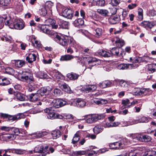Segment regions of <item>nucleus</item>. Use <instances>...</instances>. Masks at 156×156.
<instances>
[{
	"label": "nucleus",
	"mask_w": 156,
	"mask_h": 156,
	"mask_svg": "<svg viewBox=\"0 0 156 156\" xmlns=\"http://www.w3.org/2000/svg\"><path fill=\"white\" fill-rule=\"evenodd\" d=\"M40 96H43L49 93V91L46 87H42L37 91Z\"/></svg>",
	"instance_id": "nucleus-25"
},
{
	"label": "nucleus",
	"mask_w": 156,
	"mask_h": 156,
	"mask_svg": "<svg viewBox=\"0 0 156 156\" xmlns=\"http://www.w3.org/2000/svg\"><path fill=\"white\" fill-rule=\"evenodd\" d=\"M62 76V74L58 71L55 70L53 72L52 77L54 79L58 80L60 79Z\"/></svg>",
	"instance_id": "nucleus-39"
},
{
	"label": "nucleus",
	"mask_w": 156,
	"mask_h": 156,
	"mask_svg": "<svg viewBox=\"0 0 156 156\" xmlns=\"http://www.w3.org/2000/svg\"><path fill=\"white\" fill-rule=\"evenodd\" d=\"M114 40L115 41L116 45L119 48L123 46L125 44V42L123 40L120 39L117 37H116L114 39Z\"/></svg>",
	"instance_id": "nucleus-21"
},
{
	"label": "nucleus",
	"mask_w": 156,
	"mask_h": 156,
	"mask_svg": "<svg viewBox=\"0 0 156 156\" xmlns=\"http://www.w3.org/2000/svg\"><path fill=\"white\" fill-rule=\"evenodd\" d=\"M149 91L147 89L135 88L133 90V93L136 95L144 96L147 94Z\"/></svg>",
	"instance_id": "nucleus-8"
},
{
	"label": "nucleus",
	"mask_w": 156,
	"mask_h": 156,
	"mask_svg": "<svg viewBox=\"0 0 156 156\" xmlns=\"http://www.w3.org/2000/svg\"><path fill=\"white\" fill-rule=\"evenodd\" d=\"M87 153V151H73L72 154L73 155L78 156L85 154Z\"/></svg>",
	"instance_id": "nucleus-37"
},
{
	"label": "nucleus",
	"mask_w": 156,
	"mask_h": 156,
	"mask_svg": "<svg viewBox=\"0 0 156 156\" xmlns=\"http://www.w3.org/2000/svg\"><path fill=\"white\" fill-rule=\"evenodd\" d=\"M3 137L6 140H13L16 138V136L13 133H6L3 135Z\"/></svg>",
	"instance_id": "nucleus-29"
},
{
	"label": "nucleus",
	"mask_w": 156,
	"mask_h": 156,
	"mask_svg": "<svg viewBox=\"0 0 156 156\" xmlns=\"http://www.w3.org/2000/svg\"><path fill=\"white\" fill-rule=\"evenodd\" d=\"M16 97L18 100L20 101H24L25 99L24 95L20 93L17 92L16 94Z\"/></svg>",
	"instance_id": "nucleus-52"
},
{
	"label": "nucleus",
	"mask_w": 156,
	"mask_h": 156,
	"mask_svg": "<svg viewBox=\"0 0 156 156\" xmlns=\"http://www.w3.org/2000/svg\"><path fill=\"white\" fill-rule=\"evenodd\" d=\"M148 70L151 73H154L156 71V64H152L149 65Z\"/></svg>",
	"instance_id": "nucleus-48"
},
{
	"label": "nucleus",
	"mask_w": 156,
	"mask_h": 156,
	"mask_svg": "<svg viewBox=\"0 0 156 156\" xmlns=\"http://www.w3.org/2000/svg\"><path fill=\"white\" fill-rule=\"evenodd\" d=\"M84 23L83 20L81 18H79L74 22V25L75 27L80 28Z\"/></svg>",
	"instance_id": "nucleus-26"
},
{
	"label": "nucleus",
	"mask_w": 156,
	"mask_h": 156,
	"mask_svg": "<svg viewBox=\"0 0 156 156\" xmlns=\"http://www.w3.org/2000/svg\"><path fill=\"white\" fill-rule=\"evenodd\" d=\"M91 149H88L86 151H87V153L86 154H88V156H92L94 155V154H95V155H96L97 153L95 151L92 150L90 151V152H88V151H90Z\"/></svg>",
	"instance_id": "nucleus-63"
},
{
	"label": "nucleus",
	"mask_w": 156,
	"mask_h": 156,
	"mask_svg": "<svg viewBox=\"0 0 156 156\" xmlns=\"http://www.w3.org/2000/svg\"><path fill=\"white\" fill-rule=\"evenodd\" d=\"M86 105V102L80 99H79L76 101H73L72 102L71 105L76 106L78 107H83Z\"/></svg>",
	"instance_id": "nucleus-15"
},
{
	"label": "nucleus",
	"mask_w": 156,
	"mask_h": 156,
	"mask_svg": "<svg viewBox=\"0 0 156 156\" xmlns=\"http://www.w3.org/2000/svg\"><path fill=\"white\" fill-rule=\"evenodd\" d=\"M59 85L60 88L66 92H69L70 91V87L66 83L60 84H59Z\"/></svg>",
	"instance_id": "nucleus-34"
},
{
	"label": "nucleus",
	"mask_w": 156,
	"mask_h": 156,
	"mask_svg": "<svg viewBox=\"0 0 156 156\" xmlns=\"http://www.w3.org/2000/svg\"><path fill=\"white\" fill-rule=\"evenodd\" d=\"M3 18L4 23H5V25L9 27L10 28L12 29L14 21L13 18L9 15H3Z\"/></svg>",
	"instance_id": "nucleus-9"
},
{
	"label": "nucleus",
	"mask_w": 156,
	"mask_h": 156,
	"mask_svg": "<svg viewBox=\"0 0 156 156\" xmlns=\"http://www.w3.org/2000/svg\"><path fill=\"white\" fill-rule=\"evenodd\" d=\"M3 40L8 42L11 43L13 41V39L10 36H6L3 38Z\"/></svg>",
	"instance_id": "nucleus-58"
},
{
	"label": "nucleus",
	"mask_w": 156,
	"mask_h": 156,
	"mask_svg": "<svg viewBox=\"0 0 156 156\" xmlns=\"http://www.w3.org/2000/svg\"><path fill=\"white\" fill-rule=\"evenodd\" d=\"M74 58V56L69 55H66L62 56L60 58V60L62 61H68Z\"/></svg>",
	"instance_id": "nucleus-30"
},
{
	"label": "nucleus",
	"mask_w": 156,
	"mask_h": 156,
	"mask_svg": "<svg viewBox=\"0 0 156 156\" xmlns=\"http://www.w3.org/2000/svg\"><path fill=\"white\" fill-rule=\"evenodd\" d=\"M40 13L41 16H45L47 13L46 9L44 8H42L40 10Z\"/></svg>",
	"instance_id": "nucleus-61"
},
{
	"label": "nucleus",
	"mask_w": 156,
	"mask_h": 156,
	"mask_svg": "<svg viewBox=\"0 0 156 156\" xmlns=\"http://www.w3.org/2000/svg\"><path fill=\"white\" fill-rule=\"evenodd\" d=\"M121 50V48H113L110 51L111 56L113 55L119 56V51Z\"/></svg>",
	"instance_id": "nucleus-31"
},
{
	"label": "nucleus",
	"mask_w": 156,
	"mask_h": 156,
	"mask_svg": "<svg viewBox=\"0 0 156 156\" xmlns=\"http://www.w3.org/2000/svg\"><path fill=\"white\" fill-rule=\"evenodd\" d=\"M69 23L67 21H62L60 23L59 26L63 29H67L69 26Z\"/></svg>",
	"instance_id": "nucleus-45"
},
{
	"label": "nucleus",
	"mask_w": 156,
	"mask_h": 156,
	"mask_svg": "<svg viewBox=\"0 0 156 156\" xmlns=\"http://www.w3.org/2000/svg\"><path fill=\"white\" fill-rule=\"evenodd\" d=\"M61 91L60 90L58 89H55L53 91L54 95L56 97L59 96L60 95Z\"/></svg>",
	"instance_id": "nucleus-62"
},
{
	"label": "nucleus",
	"mask_w": 156,
	"mask_h": 156,
	"mask_svg": "<svg viewBox=\"0 0 156 156\" xmlns=\"http://www.w3.org/2000/svg\"><path fill=\"white\" fill-rule=\"evenodd\" d=\"M11 0H0V7L7 6L9 5Z\"/></svg>",
	"instance_id": "nucleus-46"
},
{
	"label": "nucleus",
	"mask_w": 156,
	"mask_h": 156,
	"mask_svg": "<svg viewBox=\"0 0 156 156\" xmlns=\"http://www.w3.org/2000/svg\"><path fill=\"white\" fill-rule=\"evenodd\" d=\"M97 25L95 24L93 27L95 30L94 36L97 37H100L102 36L103 31L101 28H97Z\"/></svg>",
	"instance_id": "nucleus-18"
},
{
	"label": "nucleus",
	"mask_w": 156,
	"mask_h": 156,
	"mask_svg": "<svg viewBox=\"0 0 156 156\" xmlns=\"http://www.w3.org/2000/svg\"><path fill=\"white\" fill-rule=\"evenodd\" d=\"M140 25L145 28L151 29L156 25V21H144L140 23Z\"/></svg>",
	"instance_id": "nucleus-11"
},
{
	"label": "nucleus",
	"mask_w": 156,
	"mask_h": 156,
	"mask_svg": "<svg viewBox=\"0 0 156 156\" xmlns=\"http://www.w3.org/2000/svg\"><path fill=\"white\" fill-rule=\"evenodd\" d=\"M24 23L22 20L16 18L14 20L12 29L22 30L25 27Z\"/></svg>",
	"instance_id": "nucleus-7"
},
{
	"label": "nucleus",
	"mask_w": 156,
	"mask_h": 156,
	"mask_svg": "<svg viewBox=\"0 0 156 156\" xmlns=\"http://www.w3.org/2000/svg\"><path fill=\"white\" fill-rule=\"evenodd\" d=\"M47 133L46 131H40L35 134V136L37 138H40L47 135Z\"/></svg>",
	"instance_id": "nucleus-54"
},
{
	"label": "nucleus",
	"mask_w": 156,
	"mask_h": 156,
	"mask_svg": "<svg viewBox=\"0 0 156 156\" xmlns=\"http://www.w3.org/2000/svg\"><path fill=\"white\" fill-rule=\"evenodd\" d=\"M103 130V128L99 126H96L93 128V131L95 134H98L101 132Z\"/></svg>",
	"instance_id": "nucleus-51"
},
{
	"label": "nucleus",
	"mask_w": 156,
	"mask_h": 156,
	"mask_svg": "<svg viewBox=\"0 0 156 156\" xmlns=\"http://www.w3.org/2000/svg\"><path fill=\"white\" fill-rule=\"evenodd\" d=\"M0 80H1L2 81V82L1 83V84L2 85H6L10 83L9 81L6 78H1L0 79Z\"/></svg>",
	"instance_id": "nucleus-56"
},
{
	"label": "nucleus",
	"mask_w": 156,
	"mask_h": 156,
	"mask_svg": "<svg viewBox=\"0 0 156 156\" xmlns=\"http://www.w3.org/2000/svg\"><path fill=\"white\" fill-rule=\"evenodd\" d=\"M93 122H96L99 120L103 119L104 116L103 114L94 115L92 114Z\"/></svg>",
	"instance_id": "nucleus-35"
},
{
	"label": "nucleus",
	"mask_w": 156,
	"mask_h": 156,
	"mask_svg": "<svg viewBox=\"0 0 156 156\" xmlns=\"http://www.w3.org/2000/svg\"><path fill=\"white\" fill-rule=\"evenodd\" d=\"M32 42L34 47L36 48H39L42 47V44L40 42L37 40L35 37H33L32 39Z\"/></svg>",
	"instance_id": "nucleus-27"
},
{
	"label": "nucleus",
	"mask_w": 156,
	"mask_h": 156,
	"mask_svg": "<svg viewBox=\"0 0 156 156\" xmlns=\"http://www.w3.org/2000/svg\"><path fill=\"white\" fill-rule=\"evenodd\" d=\"M11 151L13 153L19 154H22L24 153V151L20 149H12L11 150Z\"/></svg>",
	"instance_id": "nucleus-49"
},
{
	"label": "nucleus",
	"mask_w": 156,
	"mask_h": 156,
	"mask_svg": "<svg viewBox=\"0 0 156 156\" xmlns=\"http://www.w3.org/2000/svg\"><path fill=\"white\" fill-rule=\"evenodd\" d=\"M120 86L122 87H127L128 86V84L126 81L123 80H119Z\"/></svg>",
	"instance_id": "nucleus-53"
},
{
	"label": "nucleus",
	"mask_w": 156,
	"mask_h": 156,
	"mask_svg": "<svg viewBox=\"0 0 156 156\" xmlns=\"http://www.w3.org/2000/svg\"><path fill=\"white\" fill-rule=\"evenodd\" d=\"M0 116L2 118L6 119L8 120L11 122L16 121L23 118V115L21 113L18 114L16 115H11L1 113H0Z\"/></svg>",
	"instance_id": "nucleus-3"
},
{
	"label": "nucleus",
	"mask_w": 156,
	"mask_h": 156,
	"mask_svg": "<svg viewBox=\"0 0 156 156\" xmlns=\"http://www.w3.org/2000/svg\"><path fill=\"white\" fill-rule=\"evenodd\" d=\"M120 0H111L110 3L113 6H116L120 3Z\"/></svg>",
	"instance_id": "nucleus-59"
},
{
	"label": "nucleus",
	"mask_w": 156,
	"mask_h": 156,
	"mask_svg": "<svg viewBox=\"0 0 156 156\" xmlns=\"http://www.w3.org/2000/svg\"><path fill=\"white\" fill-rule=\"evenodd\" d=\"M61 13L63 16L71 19L73 16V11L70 9L64 8L62 9Z\"/></svg>",
	"instance_id": "nucleus-10"
},
{
	"label": "nucleus",
	"mask_w": 156,
	"mask_h": 156,
	"mask_svg": "<svg viewBox=\"0 0 156 156\" xmlns=\"http://www.w3.org/2000/svg\"><path fill=\"white\" fill-rule=\"evenodd\" d=\"M80 136L79 133L77 132L74 135L73 137L72 143L73 144H75L77 142L80 140Z\"/></svg>",
	"instance_id": "nucleus-40"
},
{
	"label": "nucleus",
	"mask_w": 156,
	"mask_h": 156,
	"mask_svg": "<svg viewBox=\"0 0 156 156\" xmlns=\"http://www.w3.org/2000/svg\"><path fill=\"white\" fill-rule=\"evenodd\" d=\"M44 112L48 113L47 115V118L51 119H62L63 118V115L59 114L58 113H55L52 111L51 109L47 108L44 109Z\"/></svg>",
	"instance_id": "nucleus-4"
},
{
	"label": "nucleus",
	"mask_w": 156,
	"mask_h": 156,
	"mask_svg": "<svg viewBox=\"0 0 156 156\" xmlns=\"http://www.w3.org/2000/svg\"><path fill=\"white\" fill-rule=\"evenodd\" d=\"M5 73L9 75H13L15 73V70L11 67H6L5 69Z\"/></svg>",
	"instance_id": "nucleus-41"
},
{
	"label": "nucleus",
	"mask_w": 156,
	"mask_h": 156,
	"mask_svg": "<svg viewBox=\"0 0 156 156\" xmlns=\"http://www.w3.org/2000/svg\"><path fill=\"white\" fill-rule=\"evenodd\" d=\"M84 117L83 119L85 120L87 123H92L94 122L92 114L87 115L84 116Z\"/></svg>",
	"instance_id": "nucleus-33"
},
{
	"label": "nucleus",
	"mask_w": 156,
	"mask_h": 156,
	"mask_svg": "<svg viewBox=\"0 0 156 156\" xmlns=\"http://www.w3.org/2000/svg\"><path fill=\"white\" fill-rule=\"evenodd\" d=\"M54 40L57 43L63 46H66L69 44L70 46L74 48H76L77 46V44L75 41L72 38L67 37H61L59 35L56 34Z\"/></svg>",
	"instance_id": "nucleus-1"
},
{
	"label": "nucleus",
	"mask_w": 156,
	"mask_h": 156,
	"mask_svg": "<svg viewBox=\"0 0 156 156\" xmlns=\"http://www.w3.org/2000/svg\"><path fill=\"white\" fill-rule=\"evenodd\" d=\"M61 133L60 131L58 130H55L52 131L51 133V134L53 137V139H56L61 136Z\"/></svg>",
	"instance_id": "nucleus-42"
},
{
	"label": "nucleus",
	"mask_w": 156,
	"mask_h": 156,
	"mask_svg": "<svg viewBox=\"0 0 156 156\" xmlns=\"http://www.w3.org/2000/svg\"><path fill=\"white\" fill-rule=\"evenodd\" d=\"M48 146H45L44 145L37 146L34 148V152L45 153L46 154L47 153H49L48 152L46 151H48Z\"/></svg>",
	"instance_id": "nucleus-12"
},
{
	"label": "nucleus",
	"mask_w": 156,
	"mask_h": 156,
	"mask_svg": "<svg viewBox=\"0 0 156 156\" xmlns=\"http://www.w3.org/2000/svg\"><path fill=\"white\" fill-rule=\"evenodd\" d=\"M98 85L101 88H104L113 86L114 85V83L112 81L106 80L100 83Z\"/></svg>",
	"instance_id": "nucleus-14"
},
{
	"label": "nucleus",
	"mask_w": 156,
	"mask_h": 156,
	"mask_svg": "<svg viewBox=\"0 0 156 156\" xmlns=\"http://www.w3.org/2000/svg\"><path fill=\"white\" fill-rule=\"evenodd\" d=\"M37 53L36 52L30 53L26 57V60L28 62L31 63L36 60Z\"/></svg>",
	"instance_id": "nucleus-16"
},
{
	"label": "nucleus",
	"mask_w": 156,
	"mask_h": 156,
	"mask_svg": "<svg viewBox=\"0 0 156 156\" xmlns=\"http://www.w3.org/2000/svg\"><path fill=\"white\" fill-rule=\"evenodd\" d=\"M138 18L140 20H142L143 18V10L140 8L138 9Z\"/></svg>",
	"instance_id": "nucleus-50"
},
{
	"label": "nucleus",
	"mask_w": 156,
	"mask_h": 156,
	"mask_svg": "<svg viewBox=\"0 0 156 156\" xmlns=\"http://www.w3.org/2000/svg\"><path fill=\"white\" fill-rule=\"evenodd\" d=\"M15 64L16 66L18 68H21L24 65L25 61L22 60H15Z\"/></svg>",
	"instance_id": "nucleus-38"
},
{
	"label": "nucleus",
	"mask_w": 156,
	"mask_h": 156,
	"mask_svg": "<svg viewBox=\"0 0 156 156\" xmlns=\"http://www.w3.org/2000/svg\"><path fill=\"white\" fill-rule=\"evenodd\" d=\"M20 129L14 127H11L10 131L14 133V134L16 136V135H18L19 134Z\"/></svg>",
	"instance_id": "nucleus-55"
},
{
	"label": "nucleus",
	"mask_w": 156,
	"mask_h": 156,
	"mask_svg": "<svg viewBox=\"0 0 156 156\" xmlns=\"http://www.w3.org/2000/svg\"><path fill=\"white\" fill-rule=\"evenodd\" d=\"M40 97V96L37 92L36 93L31 94L29 95L30 101L32 102L37 101L38 99H40L39 98Z\"/></svg>",
	"instance_id": "nucleus-22"
},
{
	"label": "nucleus",
	"mask_w": 156,
	"mask_h": 156,
	"mask_svg": "<svg viewBox=\"0 0 156 156\" xmlns=\"http://www.w3.org/2000/svg\"><path fill=\"white\" fill-rule=\"evenodd\" d=\"M37 75L38 77L41 79L46 78L47 76V75L46 73L42 71L38 72L37 73Z\"/></svg>",
	"instance_id": "nucleus-47"
},
{
	"label": "nucleus",
	"mask_w": 156,
	"mask_h": 156,
	"mask_svg": "<svg viewBox=\"0 0 156 156\" xmlns=\"http://www.w3.org/2000/svg\"><path fill=\"white\" fill-rule=\"evenodd\" d=\"M40 31L43 32L48 35H52L53 32L47 27L46 25H42L40 28Z\"/></svg>",
	"instance_id": "nucleus-23"
},
{
	"label": "nucleus",
	"mask_w": 156,
	"mask_h": 156,
	"mask_svg": "<svg viewBox=\"0 0 156 156\" xmlns=\"http://www.w3.org/2000/svg\"><path fill=\"white\" fill-rule=\"evenodd\" d=\"M120 124V123L119 122H115L113 123H106L107 125L109 127H115L117 126Z\"/></svg>",
	"instance_id": "nucleus-60"
},
{
	"label": "nucleus",
	"mask_w": 156,
	"mask_h": 156,
	"mask_svg": "<svg viewBox=\"0 0 156 156\" xmlns=\"http://www.w3.org/2000/svg\"><path fill=\"white\" fill-rule=\"evenodd\" d=\"M79 75L75 73L72 72L67 74V77L71 80H77L79 77Z\"/></svg>",
	"instance_id": "nucleus-28"
},
{
	"label": "nucleus",
	"mask_w": 156,
	"mask_h": 156,
	"mask_svg": "<svg viewBox=\"0 0 156 156\" xmlns=\"http://www.w3.org/2000/svg\"><path fill=\"white\" fill-rule=\"evenodd\" d=\"M34 82H27L28 83L27 89L29 91L32 92L35 90V86Z\"/></svg>",
	"instance_id": "nucleus-36"
},
{
	"label": "nucleus",
	"mask_w": 156,
	"mask_h": 156,
	"mask_svg": "<svg viewBox=\"0 0 156 156\" xmlns=\"http://www.w3.org/2000/svg\"><path fill=\"white\" fill-rule=\"evenodd\" d=\"M96 4L98 6H104L105 5V0H97Z\"/></svg>",
	"instance_id": "nucleus-57"
},
{
	"label": "nucleus",
	"mask_w": 156,
	"mask_h": 156,
	"mask_svg": "<svg viewBox=\"0 0 156 156\" xmlns=\"http://www.w3.org/2000/svg\"><path fill=\"white\" fill-rule=\"evenodd\" d=\"M69 104L70 103L68 101L64 100L60 98L54 100L51 103V105L56 108Z\"/></svg>",
	"instance_id": "nucleus-6"
},
{
	"label": "nucleus",
	"mask_w": 156,
	"mask_h": 156,
	"mask_svg": "<svg viewBox=\"0 0 156 156\" xmlns=\"http://www.w3.org/2000/svg\"><path fill=\"white\" fill-rule=\"evenodd\" d=\"M136 120L139 122H148V119L144 116L138 117V119H137Z\"/></svg>",
	"instance_id": "nucleus-44"
},
{
	"label": "nucleus",
	"mask_w": 156,
	"mask_h": 156,
	"mask_svg": "<svg viewBox=\"0 0 156 156\" xmlns=\"http://www.w3.org/2000/svg\"><path fill=\"white\" fill-rule=\"evenodd\" d=\"M63 118H65L66 119H73V116L71 114H66L64 115V116H63Z\"/></svg>",
	"instance_id": "nucleus-64"
},
{
	"label": "nucleus",
	"mask_w": 156,
	"mask_h": 156,
	"mask_svg": "<svg viewBox=\"0 0 156 156\" xmlns=\"http://www.w3.org/2000/svg\"><path fill=\"white\" fill-rule=\"evenodd\" d=\"M131 137L133 139L141 142H148L151 140V137L148 135H142L139 134H132Z\"/></svg>",
	"instance_id": "nucleus-5"
},
{
	"label": "nucleus",
	"mask_w": 156,
	"mask_h": 156,
	"mask_svg": "<svg viewBox=\"0 0 156 156\" xmlns=\"http://www.w3.org/2000/svg\"><path fill=\"white\" fill-rule=\"evenodd\" d=\"M97 12L98 13L104 16H108L109 14L108 11L105 9H98L97 10Z\"/></svg>",
	"instance_id": "nucleus-32"
},
{
	"label": "nucleus",
	"mask_w": 156,
	"mask_h": 156,
	"mask_svg": "<svg viewBox=\"0 0 156 156\" xmlns=\"http://www.w3.org/2000/svg\"><path fill=\"white\" fill-rule=\"evenodd\" d=\"M129 143V141L126 138L123 139L120 142H117L115 143V144L119 146L118 147H116L115 149H122L125 148L126 146Z\"/></svg>",
	"instance_id": "nucleus-13"
},
{
	"label": "nucleus",
	"mask_w": 156,
	"mask_h": 156,
	"mask_svg": "<svg viewBox=\"0 0 156 156\" xmlns=\"http://www.w3.org/2000/svg\"><path fill=\"white\" fill-rule=\"evenodd\" d=\"M133 66L132 64H121L118 66V69H131Z\"/></svg>",
	"instance_id": "nucleus-19"
},
{
	"label": "nucleus",
	"mask_w": 156,
	"mask_h": 156,
	"mask_svg": "<svg viewBox=\"0 0 156 156\" xmlns=\"http://www.w3.org/2000/svg\"><path fill=\"white\" fill-rule=\"evenodd\" d=\"M96 86L94 85H89L85 87V90L88 92H92L95 90L97 89Z\"/></svg>",
	"instance_id": "nucleus-24"
},
{
	"label": "nucleus",
	"mask_w": 156,
	"mask_h": 156,
	"mask_svg": "<svg viewBox=\"0 0 156 156\" xmlns=\"http://www.w3.org/2000/svg\"><path fill=\"white\" fill-rule=\"evenodd\" d=\"M98 53L100 55L105 58L109 57L111 56V54L110 52L103 49L98 50Z\"/></svg>",
	"instance_id": "nucleus-20"
},
{
	"label": "nucleus",
	"mask_w": 156,
	"mask_h": 156,
	"mask_svg": "<svg viewBox=\"0 0 156 156\" xmlns=\"http://www.w3.org/2000/svg\"><path fill=\"white\" fill-rule=\"evenodd\" d=\"M120 20V17L119 15L112 16L108 19L109 23L112 24L118 23Z\"/></svg>",
	"instance_id": "nucleus-17"
},
{
	"label": "nucleus",
	"mask_w": 156,
	"mask_h": 156,
	"mask_svg": "<svg viewBox=\"0 0 156 156\" xmlns=\"http://www.w3.org/2000/svg\"><path fill=\"white\" fill-rule=\"evenodd\" d=\"M146 61V59H144V57H136L133 58V63H140Z\"/></svg>",
	"instance_id": "nucleus-43"
},
{
	"label": "nucleus",
	"mask_w": 156,
	"mask_h": 156,
	"mask_svg": "<svg viewBox=\"0 0 156 156\" xmlns=\"http://www.w3.org/2000/svg\"><path fill=\"white\" fill-rule=\"evenodd\" d=\"M20 78V80L23 82L30 83L34 82L33 74L30 72H23Z\"/></svg>",
	"instance_id": "nucleus-2"
}]
</instances>
